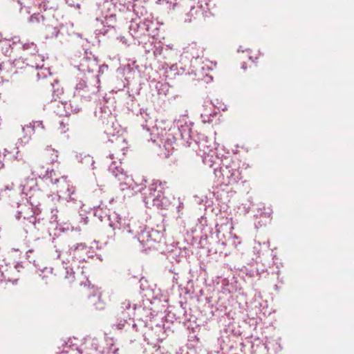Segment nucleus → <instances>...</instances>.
I'll return each instance as SVG.
<instances>
[{
  "mask_svg": "<svg viewBox=\"0 0 354 354\" xmlns=\"http://www.w3.org/2000/svg\"><path fill=\"white\" fill-rule=\"evenodd\" d=\"M221 226L218 227V225L216 226V238L218 239V243L221 244L222 245H226V242H225V241H223L221 238Z\"/></svg>",
  "mask_w": 354,
  "mask_h": 354,
  "instance_id": "obj_50",
  "label": "nucleus"
},
{
  "mask_svg": "<svg viewBox=\"0 0 354 354\" xmlns=\"http://www.w3.org/2000/svg\"><path fill=\"white\" fill-rule=\"evenodd\" d=\"M166 185V182L153 181L149 187V194H145L143 197V201L147 207L152 205L158 208L166 209L169 205V201L165 196Z\"/></svg>",
  "mask_w": 354,
  "mask_h": 354,
  "instance_id": "obj_8",
  "label": "nucleus"
},
{
  "mask_svg": "<svg viewBox=\"0 0 354 354\" xmlns=\"http://www.w3.org/2000/svg\"><path fill=\"white\" fill-rule=\"evenodd\" d=\"M82 354H92L91 353H82Z\"/></svg>",
  "mask_w": 354,
  "mask_h": 354,
  "instance_id": "obj_64",
  "label": "nucleus"
},
{
  "mask_svg": "<svg viewBox=\"0 0 354 354\" xmlns=\"http://www.w3.org/2000/svg\"><path fill=\"white\" fill-rule=\"evenodd\" d=\"M77 160L87 167H91L92 169H93V165L95 163V161L92 156L88 154H84V153H79L76 156Z\"/></svg>",
  "mask_w": 354,
  "mask_h": 354,
  "instance_id": "obj_32",
  "label": "nucleus"
},
{
  "mask_svg": "<svg viewBox=\"0 0 354 354\" xmlns=\"http://www.w3.org/2000/svg\"><path fill=\"white\" fill-rule=\"evenodd\" d=\"M240 161L232 159L228 163H223L218 169L214 168L217 185L230 186L236 184L242 178Z\"/></svg>",
  "mask_w": 354,
  "mask_h": 354,
  "instance_id": "obj_7",
  "label": "nucleus"
},
{
  "mask_svg": "<svg viewBox=\"0 0 354 354\" xmlns=\"http://www.w3.org/2000/svg\"><path fill=\"white\" fill-rule=\"evenodd\" d=\"M94 253L95 251L92 247H88L84 243H80L71 246L68 251L57 248L53 257L60 261L63 267L62 274L64 278L73 281L75 278L73 263L86 261L87 259L93 257Z\"/></svg>",
  "mask_w": 354,
  "mask_h": 354,
  "instance_id": "obj_4",
  "label": "nucleus"
},
{
  "mask_svg": "<svg viewBox=\"0 0 354 354\" xmlns=\"http://www.w3.org/2000/svg\"><path fill=\"white\" fill-rule=\"evenodd\" d=\"M217 115V111L213 110L212 111H208L205 110L203 113H201V117L203 123H210L213 121L214 118H215Z\"/></svg>",
  "mask_w": 354,
  "mask_h": 354,
  "instance_id": "obj_36",
  "label": "nucleus"
},
{
  "mask_svg": "<svg viewBox=\"0 0 354 354\" xmlns=\"http://www.w3.org/2000/svg\"><path fill=\"white\" fill-rule=\"evenodd\" d=\"M33 59L31 60L30 62H44V55H39V54H35L34 53L32 55Z\"/></svg>",
  "mask_w": 354,
  "mask_h": 354,
  "instance_id": "obj_51",
  "label": "nucleus"
},
{
  "mask_svg": "<svg viewBox=\"0 0 354 354\" xmlns=\"http://www.w3.org/2000/svg\"><path fill=\"white\" fill-rule=\"evenodd\" d=\"M44 271L51 272V269L48 270L47 268H45L43 272H44Z\"/></svg>",
  "mask_w": 354,
  "mask_h": 354,
  "instance_id": "obj_63",
  "label": "nucleus"
},
{
  "mask_svg": "<svg viewBox=\"0 0 354 354\" xmlns=\"http://www.w3.org/2000/svg\"><path fill=\"white\" fill-rule=\"evenodd\" d=\"M59 109H63V111L58 110V113L62 115H68L72 113H76L80 108L77 104H73L71 102H61L58 104Z\"/></svg>",
  "mask_w": 354,
  "mask_h": 354,
  "instance_id": "obj_23",
  "label": "nucleus"
},
{
  "mask_svg": "<svg viewBox=\"0 0 354 354\" xmlns=\"http://www.w3.org/2000/svg\"><path fill=\"white\" fill-rule=\"evenodd\" d=\"M15 268L18 270V271H19V268H22V266L19 263H17L15 265Z\"/></svg>",
  "mask_w": 354,
  "mask_h": 354,
  "instance_id": "obj_61",
  "label": "nucleus"
},
{
  "mask_svg": "<svg viewBox=\"0 0 354 354\" xmlns=\"http://www.w3.org/2000/svg\"><path fill=\"white\" fill-rule=\"evenodd\" d=\"M60 35V32L57 28L48 27L46 28V39L57 38Z\"/></svg>",
  "mask_w": 354,
  "mask_h": 354,
  "instance_id": "obj_39",
  "label": "nucleus"
},
{
  "mask_svg": "<svg viewBox=\"0 0 354 354\" xmlns=\"http://www.w3.org/2000/svg\"><path fill=\"white\" fill-rule=\"evenodd\" d=\"M10 153V152L8 151L6 149H3V152L0 151V169L4 167V159Z\"/></svg>",
  "mask_w": 354,
  "mask_h": 354,
  "instance_id": "obj_49",
  "label": "nucleus"
},
{
  "mask_svg": "<svg viewBox=\"0 0 354 354\" xmlns=\"http://www.w3.org/2000/svg\"><path fill=\"white\" fill-rule=\"evenodd\" d=\"M131 10L133 13V18L136 19V20L141 19V17L147 13L146 8L140 1L131 2Z\"/></svg>",
  "mask_w": 354,
  "mask_h": 354,
  "instance_id": "obj_25",
  "label": "nucleus"
},
{
  "mask_svg": "<svg viewBox=\"0 0 354 354\" xmlns=\"http://www.w3.org/2000/svg\"><path fill=\"white\" fill-rule=\"evenodd\" d=\"M107 346H102L99 340L95 337H87L84 339L82 344L83 353H91L95 354H118V348L114 344V340L112 338L107 337L105 339Z\"/></svg>",
  "mask_w": 354,
  "mask_h": 354,
  "instance_id": "obj_10",
  "label": "nucleus"
},
{
  "mask_svg": "<svg viewBox=\"0 0 354 354\" xmlns=\"http://www.w3.org/2000/svg\"><path fill=\"white\" fill-rule=\"evenodd\" d=\"M194 123L187 118H183V120H179L177 122V126L178 128V132L181 137V139L188 146H191L192 144V126Z\"/></svg>",
  "mask_w": 354,
  "mask_h": 354,
  "instance_id": "obj_14",
  "label": "nucleus"
},
{
  "mask_svg": "<svg viewBox=\"0 0 354 354\" xmlns=\"http://www.w3.org/2000/svg\"><path fill=\"white\" fill-rule=\"evenodd\" d=\"M111 142L113 143L111 148L115 153L109 154L110 158L113 161L109 167V171L119 182L122 190L132 189L135 192H141L146 187L145 184L138 183L132 177L129 176L120 166L121 156L125 155L127 149L125 139L120 136H116L114 137L113 140H111Z\"/></svg>",
  "mask_w": 354,
  "mask_h": 354,
  "instance_id": "obj_3",
  "label": "nucleus"
},
{
  "mask_svg": "<svg viewBox=\"0 0 354 354\" xmlns=\"http://www.w3.org/2000/svg\"><path fill=\"white\" fill-rule=\"evenodd\" d=\"M109 225L115 231V234L125 238H136L143 246L150 248L158 241L156 230L147 228L136 218H122L117 213L109 216Z\"/></svg>",
  "mask_w": 354,
  "mask_h": 354,
  "instance_id": "obj_1",
  "label": "nucleus"
},
{
  "mask_svg": "<svg viewBox=\"0 0 354 354\" xmlns=\"http://www.w3.org/2000/svg\"><path fill=\"white\" fill-rule=\"evenodd\" d=\"M204 49L196 42L189 44L184 48V53L187 54L192 58L198 59L203 56Z\"/></svg>",
  "mask_w": 354,
  "mask_h": 354,
  "instance_id": "obj_22",
  "label": "nucleus"
},
{
  "mask_svg": "<svg viewBox=\"0 0 354 354\" xmlns=\"http://www.w3.org/2000/svg\"><path fill=\"white\" fill-rule=\"evenodd\" d=\"M68 6L74 8L78 12H80L82 5L83 3L82 0H64Z\"/></svg>",
  "mask_w": 354,
  "mask_h": 354,
  "instance_id": "obj_41",
  "label": "nucleus"
},
{
  "mask_svg": "<svg viewBox=\"0 0 354 354\" xmlns=\"http://www.w3.org/2000/svg\"><path fill=\"white\" fill-rule=\"evenodd\" d=\"M22 48L24 50H29L32 55L38 52L37 45L34 42L24 43Z\"/></svg>",
  "mask_w": 354,
  "mask_h": 354,
  "instance_id": "obj_42",
  "label": "nucleus"
},
{
  "mask_svg": "<svg viewBox=\"0 0 354 354\" xmlns=\"http://www.w3.org/2000/svg\"><path fill=\"white\" fill-rule=\"evenodd\" d=\"M241 68L243 69V70H245L246 69V64L245 63H243Z\"/></svg>",
  "mask_w": 354,
  "mask_h": 354,
  "instance_id": "obj_62",
  "label": "nucleus"
},
{
  "mask_svg": "<svg viewBox=\"0 0 354 354\" xmlns=\"http://www.w3.org/2000/svg\"><path fill=\"white\" fill-rule=\"evenodd\" d=\"M128 324H127L126 322H124V324H122V327H127V326H131V327L136 330V331H138V324H136V323H132L131 324L130 323H129L127 322Z\"/></svg>",
  "mask_w": 354,
  "mask_h": 354,
  "instance_id": "obj_56",
  "label": "nucleus"
},
{
  "mask_svg": "<svg viewBox=\"0 0 354 354\" xmlns=\"http://www.w3.org/2000/svg\"><path fill=\"white\" fill-rule=\"evenodd\" d=\"M113 213V212L109 215H107L106 214H104L102 209L100 207H97L94 212V216L97 217L101 221H104V220L107 217V221H109V216L111 215ZM109 225L111 227L109 224Z\"/></svg>",
  "mask_w": 354,
  "mask_h": 354,
  "instance_id": "obj_43",
  "label": "nucleus"
},
{
  "mask_svg": "<svg viewBox=\"0 0 354 354\" xmlns=\"http://www.w3.org/2000/svg\"><path fill=\"white\" fill-rule=\"evenodd\" d=\"M121 308L122 309V316L124 322L127 323V319L131 321V317L135 315L136 305H131L130 301L125 300L121 304Z\"/></svg>",
  "mask_w": 354,
  "mask_h": 354,
  "instance_id": "obj_24",
  "label": "nucleus"
},
{
  "mask_svg": "<svg viewBox=\"0 0 354 354\" xmlns=\"http://www.w3.org/2000/svg\"><path fill=\"white\" fill-rule=\"evenodd\" d=\"M44 156L49 162L53 163L57 160L58 152L54 149H52L50 147H47L44 151Z\"/></svg>",
  "mask_w": 354,
  "mask_h": 354,
  "instance_id": "obj_33",
  "label": "nucleus"
},
{
  "mask_svg": "<svg viewBox=\"0 0 354 354\" xmlns=\"http://www.w3.org/2000/svg\"><path fill=\"white\" fill-rule=\"evenodd\" d=\"M113 3L108 0H100L97 3V11L100 16L95 19V28L97 35H106L109 31L114 32L116 24V13H109Z\"/></svg>",
  "mask_w": 354,
  "mask_h": 354,
  "instance_id": "obj_6",
  "label": "nucleus"
},
{
  "mask_svg": "<svg viewBox=\"0 0 354 354\" xmlns=\"http://www.w3.org/2000/svg\"><path fill=\"white\" fill-rule=\"evenodd\" d=\"M40 1L39 7L41 10H44V11H46L47 10H52L53 6L49 5V1L48 0H40Z\"/></svg>",
  "mask_w": 354,
  "mask_h": 354,
  "instance_id": "obj_47",
  "label": "nucleus"
},
{
  "mask_svg": "<svg viewBox=\"0 0 354 354\" xmlns=\"http://www.w3.org/2000/svg\"><path fill=\"white\" fill-rule=\"evenodd\" d=\"M50 72L48 68H41L40 71L37 73V77L39 79L45 78L48 75H50Z\"/></svg>",
  "mask_w": 354,
  "mask_h": 354,
  "instance_id": "obj_46",
  "label": "nucleus"
},
{
  "mask_svg": "<svg viewBox=\"0 0 354 354\" xmlns=\"http://www.w3.org/2000/svg\"><path fill=\"white\" fill-rule=\"evenodd\" d=\"M57 209H51V217L50 218V223L53 224H57L59 221V220H58V216H57Z\"/></svg>",
  "mask_w": 354,
  "mask_h": 354,
  "instance_id": "obj_48",
  "label": "nucleus"
},
{
  "mask_svg": "<svg viewBox=\"0 0 354 354\" xmlns=\"http://www.w3.org/2000/svg\"><path fill=\"white\" fill-rule=\"evenodd\" d=\"M59 126H60V129H61V131L62 133H65L66 131V130L65 129L66 128V124L64 122H60L59 123Z\"/></svg>",
  "mask_w": 354,
  "mask_h": 354,
  "instance_id": "obj_59",
  "label": "nucleus"
},
{
  "mask_svg": "<svg viewBox=\"0 0 354 354\" xmlns=\"http://www.w3.org/2000/svg\"><path fill=\"white\" fill-rule=\"evenodd\" d=\"M145 354H159L158 350L153 351V348H145Z\"/></svg>",
  "mask_w": 354,
  "mask_h": 354,
  "instance_id": "obj_55",
  "label": "nucleus"
},
{
  "mask_svg": "<svg viewBox=\"0 0 354 354\" xmlns=\"http://www.w3.org/2000/svg\"><path fill=\"white\" fill-rule=\"evenodd\" d=\"M53 170L49 171L45 166H39L35 165L32 168V174L39 178L48 177L52 183L57 185V192L59 197H62L68 201H75L77 200V196L75 187L70 183L66 176H62L59 178H53L52 174Z\"/></svg>",
  "mask_w": 354,
  "mask_h": 354,
  "instance_id": "obj_5",
  "label": "nucleus"
},
{
  "mask_svg": "<svg viewBox=\"0 0 354 354\" xmlns=\"http://www.w3.org/2000/svg\"><path fill=\"white\" fill-rule=\"evenodd\" d=\"M118 39H119L120 41H121L124 44H127V39L123 36H120V37H118Z\"/></svg>",
  "mask_w": 354,
  "mask_h": 354,
  "instance_id": "obj_60",
  "label": "nucleus"
},
{
  "mask_svg": "<svg viewBox=\"0 0 354 354\" xmlns=\"http://www.w3.org/2000/svg\"><path fill=\"white\" fill-rule=\"evenodd\" d=\"M178 279H179V276L178 274H175L172 278V281L174 283H175L176 284L178 285L179 286H180L181 285L179 284L178 283Z\"/></svg>",
  "mask_w": 354,
  "mask_h": 354,
  "instance_id": "obj_57",
  "label": "nucleus"
},
{
  "mask_svg": "<svg viewBox=\"0 0 354 354\" xmlns=\"http://www.w3.org/2000/svg\"><path fill=\"white\" fill-rule=\"evenodd\" d=\"M269 243L263 242L262 244L259 242L255 243L253 247V252L257 257H261L264 255L265 253L269 252Z\"/></svg>",
  "mask_w": 354,
  "mask_h": 354,
  "instance_id": "obj_31",
  "label": "nucleus"
},
{
  "mask_svg": "<svg viewBox=\"0 0 354 354\" xmlns=\"http://www.w3.org/2000/svg\"><path fill=\"white\" fill-rule=\"evenodd\" d=\"M198 2H205L206 8L208 10L210 9V0H198Z\"/></svg>",
  "mask_w": 354,
  "mask_h": 354,
  "instance_id": "obj_58",
  "label": "nucleus"
},
{
  "mask_svg": "<svg viewBox=\"0 0 354 354\" xmlns=\"http://www.w3.org/2000/svg\"><path fill=\"white\" fill-rule=\"evenodd\" d=\"M44 20V16L43 15H41L40 13H35L32 15L30 17V21L32 23L35 22H40V21Z\"/></svg>",
  "mask_w": 354,
  "mask_h": 354,
  "instance_id": "obj_45",
  "label": "nucleus"
},
{
  "mask_svg": "<svg viewBox=\"0 0 354 354\" xmlns=\"http://www.w3.org/2000/svg\"><path fill=\"white\" fill-rule=\"evenodd\" d=\"M194 142L198 145L200 151L203 152L201 156L205 165L213 168L215 165H218L219 158L216 156V152L206 145V141L201 140L197 142L194 140Z\"/></svg>",
  "mask_w": 354,
  "mask_h": 354,
  "instance_id": "obj_13",
  "label": "nucleus"
},
{
  "mask_svg": "<svg viewBox=\"0 0 354 354\" xmlns=\"http://www.w3.org/2000/svg\"><path fill=\"white\" fill-rule=\"evenodd\" d=\"M153 39L154 38L148 37L138 41L139 45H142L146 53H150L152 51L153 47Z\"/></svg>",
  "mask_w": 354,
  "mask_h": 354,
  "instance_id": "obj_34",
  "label": "nucleus"
},
{
  "mask_svg": "<svg viewBox=\"0 0 354 354\" xmlns=\"http://www.w3.org/2000/svg\"><path fill=\"white\" fill-rule=\"evenodd\" d=\"M143 21L149 37L154 38L158 35L160 24L151 15L145 17Z\"/></svg>",
  "mask_w": 354,
  "mask_h": 354,
  "instance_id": "obj_20",
  "label": "nucleus"
},
{
  "mask_svg": "<svg viewBox=\"0 0 354 354\" xmlns=\"http://www.w3.org/2000/svg\"><path fill=\"white\" fill-rule=\"evenodd\" d=\"M21 186L22 196L27 198L28 202L35 207L34 212L37 213V211L41 210L40 205L47 194L38 187L36 180L34 178L27 179Z\"/></svg>",
  "mask_w": 354,
  "mask_h": 354,
  "instance_id": "obj_9",
  "label": "nucleus"
},
{
  "mask_svg": "<svg viewBox=\"0 0 354 354\" xmlns=\"http://www.w3.org/2000/svg\"><path fill=\"white\" fill-rule=\"evenodd\" d=\"M30 125H34V131L36 128H40L42 130L44 129V126L41 120L33 121L29 124Z\"/></svg>",
  "mask_w": 354,
  "mask_h": 354,
  "instance_id": "obj_52",
  "label": "nucleus"
},
{
  "mask_svg": "<svg viewBox=\"0 0 354 354\" xmlns=\"http://www.w3.org/2000/svg\"><path fill=\"white\" fill-rule=\"evenodd\" d=\"M107 66H100L95 58L84 57L80 64L79 69L84 75L78 79L75 88L74 95L80 97L90 100L100 91L99 73Z\"/></svg>",
  "mask_w": 354,
  "mask_h": 354,
  "instance_id": "obj_2",
  "label": "nucleus"
},
{
  "mask_svg": "<svg viewBox=\"0 0 354 354\" xmlns=\"http://www.w3.org/2000/svg\"><path fill=\"white\" fill-rule=\"evenodd\" d=\"M192 72L194 73L195 76L197 77V80H203L205 76L209 80H212V77L209 76L205 72V67L203 65H201L199 68H196Z\"/></svg>",
  "mask_w": 354,
  "mask_h": 354,
  "instance_id": "obj_37",
  "label": "nucleus"
},
{
  "mask_svg": "<svg viewBox=\"0 0 354 354\" xmlns=\"http://www.w3.org/2000/svg\"><path fill=\"white\" fill-rule=\"evenodd\" d=\"M88 302L97 310H102L105 308V303L101 298V294L98 292L88 297Z\"/></svg>",
  "mask_w": 354,
  "mask_h": 354,
  "instance_id": "obj_29",
  "label": "nucleus"
},
{
  "mask_svg": "<svg viewBox=\"0 0 354 354\" xmlns=\"http://www.w3.org/2000/svg\"><path fill=\"white\" fill-rule=\"evenodd\" d=\"M163 47L160 44L153 45L151 53L156 58L160 57L162 55Z\"/></svg>",
  "mask_w": 354,
  "mask_h": 354,
  "instance_id": "obj_44",
  "label": "nucleus"
},
{
  "mask_svg": "<svg viewBox=\"0 0 354 354\" xmlns=\"http://www.w3.org/2000/svg\"><path fill=\"white\" fill-rule=\"evenodd\" d=\"M30 66L32 67H35L37 69H40L41 68H44V64L43 62H30Z\"/></svg>",
  "mask_w": 354,
  "mask_h": 354,
  "instance_id": "obj_54",
  "label": "nucleus"
},
{
  "mask_svg": "<svg viewBox=\"0 0 354 354\" xmlns=\"http://www.w3.org/2000/svg\"><path fill=\"white\" fill-rule=\"evenodd\" d=\"M26 60L27 59L19 57L11 61V64H12V70L14 68H23L26 66H30L29 62H26Z\"/></svg>",
  "mask_w": 354,
  "mask_h": 354,
  "instance_id": "obj_38",
  "label": "nucleus"
},
{
  "mask_svg": "<svg viewBox=\"0 0 354 354\" xmlns=\"http://www.w3.org/2000/svg\"><path fill=\"white\" fill-rule=\"evenodd\" d=\"M130 21L129 33L134 39L139 41L149 37L143 19L136 20L133 18Z\"/></svg>",
  "mask_w": 354,
  "mask_h": 354,
  "instance_id": "obj_15",
  "label": "nucleus"
},
{
  "mask_svg": "<svg viewBox=\"0 0 354 354\" xmlns=\"http://www.w3.org/2000/svg\"><path fill=\"white\" fill-rule=\"evenodd\" d=\"M76 338H69L62 345V350L59 354H82L83 350L80 348Z\"/></svg>",
  "mask_w": 354,
  "mask_h": 354,
  "instance_id": "obj_19",
  "label": "nucleus"
},
{
  "mask_svg": "<svg viewBox=\"0 0 354 354\" xmlns=\"http://www.w3.org/2000/svg\"><path fill=\"white\" fill-rule=\"evenodd\" d=\"M95 113L103 123L108 122L112 115L111 109L106 104L100 105Z\"/></svg>",
  "mask_w": 354,
  "mask_h": 354,
  "instance_id": "obj_26",
  "label": "nucleus"
},
{
  "mask_svg": "<svg viewBox=\"0 0 354 354\" xmlns=\"http://www.w3.org/2000/svg\"><path fill=\"white\" fill-rule=\"evenodd\" d=\"M11 205L13 208L17 209L15 218L18 220L23 218L24 220L29 221L33 215H38L41 212L39 210L35 213V207H32L24 196L12 200Z\"/></svg>",
  "mask_w": 354,
  "mask_h": 354,
  "instance_id": "obj_12",
  "label": "nucleus"
},
{
  "mask_svg": "<svg viewBox=\"0 0 354 354\" xmlns=\"http://www.w3.org/2000/svg\"><path fill=\"white\" fill-rule=\"evenodd\" d=\"M131 2L127 3H113L115 13L118 17L124 18L126 20H133V13L131 10Z\"/></svg>",
  "mask_w": 354,
  "mask_h": 354,
  "instance_id": "obj_18",
  "label": "nucleus"
},
{
  "mask_svg": "<svg viewBox=\"0 0 354 354\" xmlns=\"http://www.w3.org/2000/svg\"><path fill=\"white\" fill-rule=\"evenodd\" d=\"M145 335L148 336L151 340L156 341H162L167 337L164 325L161 324H156L148 333H145Z\"/></svg>",
  "mask_w": 354,
  "mask_h": 354,
  "instance_id": "obj_21",
  "label": "nucleus"
},
{
  "mask_svg": "<svg viewBox=\"0 0 354 354\" xmlns=\"http://www.w3.org/2000/svg\"><path fill=\"white\" fill-rule=\"evenodd\" d=\"M22 131L24 133V136L19 139V141L22 145H26L28 143V142L31 139L32 135L35 133L34 131V125H30L27 124L23 127Z\"/></svg>",
  "mask_w": 354,
  "mask_h": 354,
  "instance_id": "obj_30",
  "label": "nucleus"
},
{
  "mask_svg": "<svg viewBox=\"0 0 354 354\" xmlns=\"http://www.w3.org/2000/svg\"><path fill=\"white\" fill-rule=\"evenodd\" d=\"M138 118L143 129L145 130L146 134H149L145 135V138L149 140L150 137H151L153 135H156L154 132L156 130L154 129V127L153 126V118L145 111H141L140 115H138Z\"/></svg>",
  "mask_w": 354,
  "mask_h": 354,
  "instance_id": "obj_17",
  "label": "nucleus"
},
{
  "mask_svg": "<svg viewBox=\"0 0 354 354\" xmlns=\"http://www.w3.org/2000/svg\"><path fill=\"white\" fill-rule=\"evenodd\" d=\"M149 140L156 143L160 147L162 145L168 151L174 148V145L176 141V137L169 132L165 133V136H157V138L153 135L149 138Z\"/></svg>",
  "mask_w": 354,
  "mask_h": 354,
  "instance_id": "obj_16",
  "label": "nucleus"
},
{
  "mask_svg": "<svg viewBox=\"0 0 354 354\" xmlns=\"http://www.w3.org/2000/svg\"><path fill=\"white\" fill-rule=\"evenodd\" d=\"M107 346H102L99 340L95 337H87L84 339L82 344L83 353H91L95 354H118V348L114 344V340L112 338L107 337L105 339Z\"/></svg>",
  "mask_w": 354,
  "mask_h": 354,
  "instance_id": "obj_11",
  "label": "nucleus"
},
{
  "mask_svg": "<svg viewBox=\"0 0 354 354\" xmlns=\"http://www.w3.org/2000/svg\"><path fill=\"white\" fill-rule=\"evenodd\" d=\"M50 85L53 88V95L58 97L63 93V88L60 86L57 80H55L53 82L50 83Z\"/></svg>",
  "mask_w": 354,
  "mask_h": 354,
  "instance_id": "obj_40",
  "label": "nucleus"
},
{
  "mask_svg": "<svg viewBox=\"0 0 354 354\" xmlns=\"http://www.w3.org/2000/svg\"><path fill=\"white\" fill-rule=\"evenodd\" d=\"M0 44L1 45V46H2V48H3V47H6V48L9 47V48H10L11 45H12L11 44V41L9 40V39H6L1 40L0 41Z\"/></svg>",
  "mask_w": 354,
  "mask_h": 354,
  "instance_id": "obj_53",
  "label": "nucleus"
},
{
  "mask_svg": "<svg viewBox=\"0 0 354 354\" xmlns=\"http://www.w3.org/2000/svg\"><path fill=\"white\" fill-rule=\"evenodd\" d=\"M17 71H12V64L11 61L0 62V76L3 79L10 77L12 74L16 73Z\"/></svg>",
  "mask_w": 354,
  "mask_h": 354,
  "instance_id": "obj_28",
  "label": "nucleus"
},
{
  "mask_svg": "<svg viewBox=\"0 0 354 354\" xmlns=\"http://www.w3.org/2000/svg\"><path fill=\"white\" fill-rule=\"evenodd\" d=\"M28 222L37 230H41L45 225L44 220L39 216V214L33 215Z\"/></svg>",
  "mask_w": 354,
  "mask_h": 354,
  "instance_id": "obj_35",
  "label": "nucleus"
},
{
  "mask_svg": "<svg viewBox=\"0 0 354 354\" xmlns=\"http://www.w3.org/2000/svg\"><path fill=\"white\" fill-rule=\"evenodd\" d=\"M9 192L8 194L9 197L13 198V200L15 198H19L22 196V186L21 185L16 187L13 183L8 184L5 185L4 188L1 189V192ZM12 199L11 200V201Z\"/></svg>",
  "mask_w": 354,
  "mask_h": 354,
  "instance_id": "obj_27",
  "label": "nucleus"
}]
</instances>
